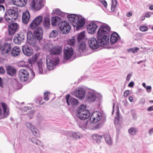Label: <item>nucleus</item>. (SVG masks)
<instances>
[{"instance_id":"obj_1","label":"nucleus","mask_w":153,"mask_h":153,"mask_svg":"<svg viewBox=\"0 0 153 153\" xmlns=\"http://www.w3.org/2000/svg\"><path fill=\"white\" fill-rule=\"evenodd\" d=\"M110 27L107 24L101 25L99 29L97 40L94 37L89 39L88 43L90 47L92 49H96L99 46H103L109 43Z\"/></svg>"},{"instance_id":"obj_2","label":"nucleus","mask_w":153,"mask_h":153,"mask_svg":"<svg viewBox=\"0 0 153 153\" xmlns=\"http://www.w3.org/2000/svg\"><path fill=\"white\" fill-rule=\"evenodd\" d=\"M44 48L50 52L51 54L46 57V64L48 69L49 70H53L55 66L59 62L58 57L56 56H52L51 55H59L62 52V48L59 46H55L51 43L49 42L45 45Z\"/></svg>"},{"instance_id":"obj_3","label":"nucleus","mask_w":153,"mask_h":153,"mask_svg":"<svg viewBox=\"0 0 153 153\" xmlns=\"http://www.w3.org/2000/svg\"><path fill=\"white\" fill-rule=\"evenodd\" d=\"M86 108V105L81 104L77 109L76 115L79 119L76 120V122L79 126L83 129L87 128L88 122V120H83L88 118L91 115L90 111Z\"/></svg>"},{"instance_id":"obj_4","label":"nucleus","mask_w":153,"mask_h":153,"mask_svg":"<svg viewBox=\"0 0 153 153\" xmlns=\"http://www.w3.org/2000/svg\"><path fill=\"white\" fill-rule=\"evenodd\" d=\"M68 19L74 27H76L77 30L82 28L85 23L84 18L74 14H70L68 15Z\"/></svg>"},{"instance_id":"obj_5","label":"nucleus","mask_w":153,"mask_h":153,"mask_svg":"<svg viewBox=\"0 0 153 153\" xmlns=\"http://www.w3.org/2000/svg\"><path fill=\"white\" fill-rule=\"evenodd\" d=\"M35 74L33 71L30 69L27 70L25 69H20L19 73V79L22 82L29 83L31 79L35 76Z\"/></svg>"},{"instance_id":"obj_6","label":"nucleus","mask_w":153,"mask_h":153,"mask_svg":"<svg viewBox=\"0 0 153 153\" xmlns=\"http://www.w3.org/2000/svg\"><path fill=\"white\" fill-rule=\"evenodd\" d=\"M18 16V13L17 9L15 7V9H10L6 10L4 17L6 21L7 22H10L12 21L17 19Z\"/></svg>"},{"instance_id":"obj_7","label":"nucleus","mask_w":153,"mask_h":153,"mask_svg":"<svg viewBox=\"0 0 153 153\" xmlns=\"http://www.w3.org/2000/svg\"><path fill=\"white\" fill-rule=\"evenodd\" d=\"M103 25L104 24H102L101 22L99 21H93L91 22L88 25L87 31L89 33L93 34L95 32L98 26H100V27Z\"/></svg>"},{"instance_id":"obj_8","label":"nucleus","mask_w":153,"mask_h":153,"mask_svg":"<svg viewBox=\"0 0 153 153\" xmlns=\"http://www.w3.org/2000/svg\"><path fill=\"white\" fill-rule=\"evenodd\" d=\"M44 5L43 0H32L30 4L31 9L36 11L41 9L43 7Z\"/></svg>"},{"instance_id":"obj_9","label":"nucleus","mask_w":153,"mask_h":153,"mask_svg":"<svg viewBox=\"0 0 153 153\" xmlns=\"http://www.w3.org/2000/svg\"><path fill=\"white\" fill-rule=\"evenodd\" d=\"M102 96L100 94H96L92 91H89L87 93L86 99L89 102H92L100 99Z\"/></svg>"},{"instance_id":"obj_10","label":"nucleus","mask_w":153,"mask_h":153,"mask_svg":"<svg viewBox=\"0 0 153 153\" xmlns=\"http://www.w3.org/2000/svg\"><path fill=\"white\" fill-rule=\"evenodd\" d=\"M60 24L59 29L63 33L65 34L70 31L71 27L68 22L66 21H62Z\"/></svg>"},{"instance_id":"obj_11","label":"nucleus","mask_w":153,"mask_h":153,"mask_svg":"<svg viewBox=\"0 0 153 153\" xmlns=\"http://www.w3.org/2000/svg\"><path fill=\"white\" fill-rule=\"evenodd\" d=\"M26 34L24 32H19L13 38V42L17 44H20L23 42L25 37Z\"/></svg>"},{"instance_id":"obj_12","label":"nucleus","mask_w":153,"mask_h":153,"mask_svg":"<svg viewBox=\"0 0 153 153\" xmlns=\"http://www.w3.org/2000/svg\"><path fill=\"white\" fill-rule=\"evenodd\" d=\"M102 113L97 111L94 112L91 115L90 121L91 123H94L99 121L102 118Z\"/></svg>"},{"instance_id":"obj_13","label":"nucleus","mask_w":153,"mask_h":153,"mask_svg":"<svg viewBox=\"0 0 153 153\" xmlns=\"http://www.w3.org/2000/svg\"><path fill=\"white\" fill-rule=\"evenodd\" d=\"M66 102L68 105L73 107H75L78 105L79 101L77 99L71 97L68 94L66 96Z\"/></svg>"},{"instance_id":"obj_14","label":"nucleus","mask_w":153,"mask_h":153,"mask_svg":"<svg viewBox=\"0 0 153 153\" xmlns=\"http://www.w3.org/2000/svg\"><path fill=\"white\" fill-rule=\"evenodd\" d=\"M74 53V50L71 47H66L64 51V57L65 60L69 59Z\"/></svg>"},{"instance_id":"obj_15","label":"nucleus","mask_w":153,"mask_h":153,"mask_svg":"<svg viewBox=\"0 0 153 153\" xmlns=\"http://www.w3.org/2000/svg\"><path fill=\"white\" fill-rule=\"evenodd\" d=\"M74 95L80 99H83L85 97L86 92L82 88L76 89L74 92Z\"/></svg>"},{"instance_id":"obj_16","label":"nucleus","mask_w":153,"mask_h":153,"mask_svg":"<svg viewBox=\"0 0 153 153\" xmlns=\"http://www.w3.org/2000/svg\"><path fill=\"white\" fill-rule=\"evenodd\" d=\"M43 19L42 16H38L34 19L30 25V27L32 29H35L39 26Z\"/></svg>"},{"instance_id":"obj_17","label":"nucleus","mask_w":153,"mask_h":153,"mask_svg":"<svg viewBox=\"0 0 153 153\" xmlns=\"http://www.w3.org/2000/svg\"><path fill=\"white\" fill-rule=\"evenodd\" d=\"M19 25L16 23L10 24L8 26V30L9 34L12 35L14 34L18 30Z\"/></svg>"},{"instance_id":"obj_18","label":"nucleus","mask_w":153,"mask_h":153,"mask_svg":"<svg viewBox=\"0 0 153 153\" xmlns=\"http://www.w3.org/2000/svg\"><path fill=\"white\" fill-rule=\"evenodd\" d=\"M25 126L30 130L35 136L37 137L39 136V134L38 131L35 126L32 125L31 123L29 122L26 123Z\"/></svg>"},{"instance_id":"obj_19","label":"nucleus","mask_w":153,"mask_h":153,"mask_svg":"<svg viewBox=\"0 0 153 153\" xmlns=\"http://www.w3.org/2000/svg\"><path fill=\"white\" fill-rule=\"evenodd\" d=\"M35 38L39 41L41 40L42 38L43 30L41 27H38L34 31L33 33Z\"/></svg>"},{"instance_id":"obj_20","label":"nucleus","mask_w":153,"mask_h":153,"mask_svg":"<svg viewBox=\"0 0 153 153\" xmlns=\"http://www.w3.org/2000/svg\"><path fill=\"white\" fill-rule=\"evenodd\" d=\"M11 49V46L10 44L6 43L3 46L1 49V54L2 55L9 54Z\"/></svg>"},{"instance_id":"obj_21","label":"nucleus","mask_w":153,"mask_h":153,"mask_svg":"<svg viewBox=\"0 0 153 153\" xmlns=\"http://www.w3.org/2000/svg\"><path fill=\"white\" fill-rule=\"evenodd\" d=\"M22 50L23 53L27 56H30L33 53V51L32 48L27 45H24L22 46Z\"/></svg>"},{"instance_id":"obj_22","label":"nucleus","mask_w":153,"mask_h":153,"mask_svg":"<svg viewBox=\"0 0 153 153\" xmlns=\"http://www.w3.org/2000/svg\"><path fill=\"white\" fill-rule=\"evenodd\" d=\"M27 0H12V4L17 7H22L26 4Z\"/></svg>"},{"instance_id":"obj_23","label":"nucleus","mask_w":153,"mask_h":153,"mask_svg":"<svg viewBox=\"0 0 153 153\" xmlns=\"http://www.w3.org/2000/svg\"><path fill=\"white\" fill-rule=\"evenodd\" d=\"M67 135L70 137H72L74 139H77L80 138L81 134L79 132H74L68 131L67 132Z\"/></svg>"},{"instance_id":"obj_24","label":"nucleus","mask_w":153,"mask_h":153,"mask_svg":"<svg viewBox=\"0 0 153 153\" xmlns=\"http://www.w3.org/2000/svg\"><path fill=\"white\" fill-rule=\"evenodd\" d=\"M30 15L28 11L23 13L22 16V21L23 23L27 24L29 21Z\"/></svg>"},{"instance_id":"obj_25","label":"nucleus","mask_w":153,"mask_h":153,"mask_svg":"<svg viewBox=\"0 0 153 153\" xmlns=\"http://www.w3.org/2000/svg\"><path fill=\"white\" fill-rule=\"evenodd\" d=\"M10 53L14 57L18 56L21 52V49L18 46H15L12 48Z\"/></svg>"},{"instance_id":"obj_26","label":"nucleus","mask_w":153,"mask_h":153,"mask_svg":"<svg viewBox=\"0 0 153 153\" xmlns=\"http://www.w3.org/2000/svg\"><path fill=\"white\" fill-rule=\"evenodd\" d=\"M120 36L116 32H114L112 33L111 36L110 40L111 44H113L115 43L118 40Z\"/></svg>"},{"instance_id":"obj_27","label":"nucleus","mask_w":153,"mask_h":153,"mask_svg":"<svg viewBox=\"0 0 153 153\" xmlns=\"http://www.w3.org/2000/svg\"><path fill=\"white\" fill-rule=\"evenodd\" d=\"M61 18L57 16L52 17L51 19V23L53 26H56L59 25V23H60Z\"/></svg>"},{"instance_id":"obj_28","label":"nucleus","mask_w":153,"mask_h":153,"mask_svg":"<svg viewBox=\"0 0 153 153\" xmlns=\"http://www.w3.org/2000/svg\"><path fill=\"white\" fill-rule=\"evenodd\" d=\"M27 42L33 47H35L37 45V41L34 37H29L27 38Z\"/></svg>"},{"instance_id":"obj_29","label":"nucleus","mask_w":153,"mask_h":153,"mask_svg":"<svg viewBox=\"0 0 153 153\" xmlns=\"http://www.w3.org/2000/svg\"><path fill=\"white\" fill-rule=\"evenodd\" d=\"M6 71L8 74L10 76L14 75L16 73V69L12 66H7Z\"/></svg>"},{"instance_id":"obj_30","label":"nucleus","mask_w":153,"mask_h":153,"mask_svg":"<svg viewBox=\"0 0 153 153\" xmlns=\"http://www.w3.org/2000/svg\"><path fill=\"white\" fill-rule=\"evenodd\" d=\"M106 144L109 146L112 145L113 143V140L110 135L106 134L104 136Z\"/></svg>"},{"instance_id":"obj_31","label":"nucleus","mask_w":153,"mask_h":153,"mask_svg":"<svg viewBox=\"0 0 153 153\" xmlns=\"http://www.w3.org/2000/svg\"><path fill=\"white\" fill-rule=\"evenodd\" d=\"M53 12L57 15L61 16L62 17H65L68 16L67 14L61 11L60 10L59 8H56L53 10Z\"/></svg>"},{"instance_id":"obj_32","label":"nucleus","mask_w":153,"mask_h":153,"mask_svg":"<svg viewBox=\"0 0 153 153\" xmlns=\"http://www.w3.org/2000/svg\"><path fill=\"white\" fill-rule=\"evenodd\" d=\"M37 64L39 69V73L40 74H43L44 64L41 61H40L37 62Z\"/></svg>"},{"instance_id":"obj_33","label":"nucleus","mask_w":153,"mask_h":153,"mask_svg":"<svg viewBox=\"0 0 153 153\" xmlns=\"http://www.w3.org/2000/svg\"><path fill=\"white\" fill-rule=\"evenodd\" d=\"M119 108H117L116 115L114 119V122L115 125H117L119 123Z\"/></svg>"},{"instance_id":"obj_34","label":"nucleus","mask_w":153,"mask_h":153,"mask_svg":"<svg viewBox=\"0 0 153 153\" xmlns=\"http://www.w3.org/2000/svg\"><path fill=\"white\" fill-rule=\"evenodd\" d=\"M93 139L95 140L97 143L100 142V140L102 137V136L97 134H94L92 136Z\"/></svg>"},{"instance_id":"obj_35","label":"nucleus","mask_w":153,"mask_h":153,"mask_svg":"<svg viewBox=\"0 0 153 153\" xmlns=\"http://www.w3.org/2000/svg\"><path fill=\"white\" fill-rule=\"evenodd\" d=\"M85 37V32L82 31L78 35L77 37V40L78 43L83 41L82 40Z\"/></svg>"},{"instance_id":"obj_36","label":"nucleus","mask_w":153,"mask_h":153,"mask_svg":"<svg viewBox=\"0 0 153 153\" xmlns=\"http://www.w3.org/2000/svg\"><path fill=\"white\" fill-rule=\"evenodd\" d=\"M39 54H36L33 55L31 58L30 60L29 61L30 64H31L32 62L34 63L36 62L37 59L39 57Z\"/></svg>"},{"instance_id":"obj_37","label":"nucleus","mask_w":153,"mask_h":153,"mask_svg":"<svg viewBox=\"0 0 153 153\" xmlns=\"http://www.w3.org/2000/svg\"><path fill=\"white\" fill-rule=\"evenodd\" d=\"M50 25V19L48 17H45L43 22V25L45 28H48Z\"/></svg>"},{"instance_id":"obj_38","label":"nucleus","mask_w":153,"mask_h":153,"mask_svg":"<svg viewBox=\"0 0 153 153\" xmlns=\"http://www.w3.org/2000/svg\"><path fill=\"white\" fill-rule=\"evenodd\" d=\"M138 131V129L135 127L131 128L128 130L129 134L131 135L136 134Z\"/></svg>"},{"instance_id":"obj_39","label":"nucleus","mask_w":153,"mask_h":153,"mask_svg":"<svg viewBox=\"0 0 153 153\" xmlns=\"http://www.w3.org/2000/svg\"><path fill=\"white\" fill-rule=\"evenodd\" d=\"M117 5V0H112L111 11L113 12L115 11L116 7Z\"/></svg>"},{"instance_id":"obj_40","label":"nucleus","mask_w":153,"mask_h":153,"mask_svg":"<svg viewBox=\"0 0 153 153\" xmlns=\"http://www.w3.org/2000/svg\"><path fill=\"white\" fill-rule=\"evenodd\" d=\"M79 45V51H83L85 48V45L84 42L82 41V42L78 43V44Z\"/></svg>"},{"instance_id":"obj_41","label":"nucleus","mask_w":153,"mask_h":153,"mask_svg":"<svg viewBox=\"0 0 153 153\" xmlns=\"http://www.w3.org/2000/svg\"><path fill=\"white\" fill-rule=\"evenodd\" d=\"M31 142L38 146H42V144L41 141L35 137H33L31 139Z\"/></svg>"},{"instance_id":"obj_42","label":"nucleus","mask_w":153,"mask_h":153,"mask_svg":"<svg viewBox=\"0 0 153 153\" xmlns=\"http://www.w3.org/2000/svg\"><path fill=\"white\" fill-rule=\"evenodd\" d=\"M58 35V33L56 30H53L50 33L49 35V37L51 38H55Z\"/></svg>"},{"instance_id":"obj_43","label":"nucleus","mask_w":153,"mask_h":153,"mask_svg":"<svg viewBox=\"0 0 153 153\" xmlns=\"http://www.w3.org/2000/svg\"><path fill=\"white\" fill-rule=\"evenodd\" d=\"M139 50V48H138L135 47L129 49H128V51L129 52L135 53L137 52Z\"/></svg>"},{"instance_id":"obj_44","label":"nucleus","mask_w":153,"mask_h":153,"mask_svg":"<svg viewBox=\"0 0 153 153\" xmlns=\"http://www.w3.org/2000/svg\"><path fill=\"white\" fill-rule=\"evenodd\" d=\"M75 42L76 40L74 39H69L68 42V45L71 46L74 45L75 44Z\"/></svg>"},{"instance_id":"obj_45","label":"nucleus","mask_w":153,"mask_h":153,"mask_svg":"<svg viewBox=\"0 0 153 153\" xmlns=\"http://www.w3.org/2000/svg\"><path fill=\"white\" fill-rule=\"evenodd\" d=\"M34 113V111H30V112H28L27 114L28 116L29 117V119H31L33 117V114Z\"/></svg>"},{"instance_id":"obj_46","label":"nucleus","mask_w":153,"mask_h":153,"mask_svg":"<svg viewBox=\"0 0 153 153\" xmlns=\"http://www.w3.org/2000/svg\"><path fill=\"white\" fill-rule=\"evenodd\" d=\"M140 30L144 32L147 31L148 30V28L146 26H142L140 27Z\"/></svg>"},{"instance_id":"obj_47","label":"nucleus","mask_w":153,"mask_h":153,"mask_svg":"<svg viewBox=\"0 0 153 153\" xmlns=\"http://www.w3.org/2000/svg\"><path fill=\"white\" fill-rule=\"evenodd\" d=\"M48 94H49L48 92H46L44 93V100L48 101L49 100Z\"/></svg>"},{"instance_id":"obj_48","label":"nucleus","mask_w":153,"mask_h":153,"mask_svg":"<svg viewBox=\"0 0 153 153\" xmlns=\"http://www.w3.org/2000/svg\"><path fill=\"white\" fill-rule=\"evenodd\" d=\"M29 37H34L32 32L30 31H28L27 33V38Z\"/></svg>"},{"instance_id":"obj_49","label":"nucleus","mask_w":153,"mask_h":153,"mask_svg":"<svg viewBox=\"0 0 153 153\" xmlns=\"http://www.w3.org/2000/svg\"><path fill=\"white\" fill-rule=\"evenodd\" d=\"M145 102V99L144 98H141L139 101V104L141 105L144 104Z\"/></svg>"},{"instance_id":"obj_50","label":"nucleus","mask_w":153,"mask_h":153,"mask_svg":"<svg viewBox=\"0 0 153 153\" xmlns=\"http://www.w3.org/2000/svg\"><path fill=\"white\" fill-rule=\"evenodd\" d=\"M100 1L103 5L105 7L107 6V4L106 1L105 0H100Z\"/></svg>"},{"instance_id":"obj_51","label":"nucleus","mask_w":153,"mask_h":153,"mask_svg":"<svg viewBox=\"0 0 153 153\" xmlns=\"http://www.w3.org/2000/svg\"><path fill=\"white\" fill-rule=\"evenodd\" d=\"M147 92L148 93H150L151 92V90L152 89V88L151 86H147L146 88Z\"/></svg>"},{"instance_id":"obj_52","label":"nucleus","mask_w":153,"mask_h":153,"mask_svg":"<svg viewBox=\"0 0 153 153\" xmlns=\"http://www.w3.org/2000/svg\"><path fill=\"white\" fill-rule=\"evenodd\" d=\"M101 127V125L100 124H97L94 126V128L96 129H98Z\"/></svg>"},{"instance_id":"obj_53","label":"nucleus","mask_w":153,"mask_h":153,"mask_svg":"<svg viewBox=\"0 0 153 153\" xmlns=\"http://www.w3.org/2000/svg\"><path fill=\"white\" fill-rule=\"evenodd\" d=\"M31 108L30 106H25L23 110H22L25 112L27 110L31 109Z\"/></svg>"},{"instance_id":"obj_54","label":"nucleus","mask_w":153,"mask_h":153,"mask_svg":"<svg viewBox=\"0 0 153 153\" xmlns=\"http://www.w3.org/2000/svg\"><path fill=\"white\" fill-rule=\"evenodd\" d=\"M134 82L133 81H131L128 84V86L129 87H130L131 88H133L134 87Z\"/></svg>"},{"instance_id":"obj_55","label":"nucleus","mask_w":153,"mask_h":153,"mask_svg":"<svg viewBox=\"0 0 153 153\" xmlns=\"http://www.w3.org/2000/svg\"><path fill=\"white\" fill-rule=\"evenodd\" d=\"M5 72V71L3 67H0V73L1 74H4Z\"/></svg>"},{"instance_id":"obj_56","label":"nucleus","mask_w":153,"mask_h":153,"mask_svg":"<svg viewBox=\"0 0 153 153\" xmlns=\"http://www.w3.org/2000/svg\"><path fill=\"white\" fill-rule=\"evenodd\" d=\"M129 93V90L125 91L124 93V96L125 97H126L128 96Z\"/></svg>"},{"instance_id":"obj_57","label":"nucleus","mask_w":153,"mask_h":153,"mask_svg":"<svg viewBox=\"0 0 153 153\" xmlns=\"http://www.w3.org/2000/svg\"><path fill=\"white\" fill-rule=\"evenodd\" d=\"M132 75V74H129L127 75L126 78V80L128 81H129Z\"/></svg>"},{"instance_id":"obj_58","label":"nucleus","mask_w":153,"mask_h":153,"mask_svg":"<svg viewBox=\"0 0 153 153\" xmlns=\"http://www.w3.org/2000/svg\"><path fill=\"white\" fill-rule=\"evenodd\" d=\"M132 116L133 119L136 120L137 119V116L136 113H133L132 114Z\"/></svg>"},{"instance_id":"obj_59","label":"nucleus","mask_w":153,"mask_h":153,"mask_svg":"<svg viewBox=\"0 0 153 153\" xmlns=\"http://www.w3.org/2000/svg\"><path fill=\"white\" fill-rule=\"evenodd\" d=\"M5 8L4 6L0 5V11L4 12V11Z\"/></svg>"},{"instance_id":"obj_60","label":"nucleus","mask_w":153,"mask_h":153,"mask_svg":"<svg viewBox=\"0 0 153 153\" xmlns=\"http://www.w3.org/2000/svg\"><path fill=\"white\" fill-rule=\"evenodd\" d=\"M151 16V13L149 12V13H147L145 15V17L147 18H148L150 17Z\"/></svg>"},{"instance_id":"obj_61","label":"nucleus","mask_w":153,"mask_h":153,"mask_svg":"<svg viewBox=\"0 0 153 153\" xmlns=\"http://www.w3.org/2000/svg\"><path fill=\"white\" fill-rule=\"evenodd\" d=\"M147 110L148 111H153V106L149 107L147 109Z\"/></svg>"},{"instance_id":"obj_62","label":"nucleus","mask_w":153,"mask_h":153,"mask_svg":"<svg viewBox=\"0 0 153 153\" xmlns=\"http://www.w3.org/2000/svg\"><path fill=\"white\" fill-rule=\"evenodd\" d=\"M149 134L150 135H151L153 134V128H152L150 129L149 131Z\"/></svg>"},{"instance_id":"obj_63","label":"nucleus","mask_w":153,"mask_h":153,"mask_svg":"<svg viewBox=\"0 0 153 153\" xmlns=\"http://www.w3.org/2000/svg\"><path fill=\"white\" fill-rule=\"evenodd\" d=\"M128 100L131 102H133V98L131 96L129 97Z\"/></svg>"},{"instance_id":"obj_64","label":"nucleus","mask_w":153,"mask_h":153,"mask_svg":"<svg viewBox=\"0 0 153 153\" xmlns=\"http://www.w3.org/2000/svg\"><path fill=\"white\" fill-rule=\"evenodd\" d=\"M126 15L128 17H130L132 15V13L131 12H128L126 13Z\"/></svg>"}]
</instances>
